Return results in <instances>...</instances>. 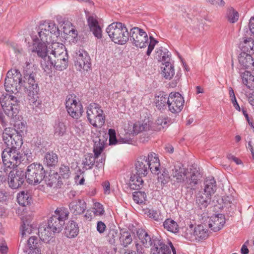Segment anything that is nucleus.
I'll return each instance as SVG.
<instances>
[{
  "instance_id": "ea45409f",
  "label": "nucleus",
  "mask_w": 254,
  "mask_h": 254,
  "mask_svg": "<svg viewBox=\"0 0 254 254\" xmlns=\"http://www.w3.org/2000/svg\"><path fill=\"white\" fill-rule=\"evenodd\" d=\"M54 134L56 136L61 137L64 136L66 131L65 123L60 120L56 121L54 126Z\"/></svg>"
},
{
  "instance_id": "de8ad7c7",
  "label": "nucleus",
  "mask_w": 254,
  "mask_h": 254,
  "mask_svg": "<svg viewBox=\"0 0 254 254\" xmlns=\"http://www.w3.org/2000/svg\"><path fill=\"white\" fill-rule=\"evenodd\" d=\"M96 116L95 119L92 120L90 123L95 127H101L105 123V117L103 115V111H99V114Z\"/></svg>"
},
{
  "instance_id": "3c124183",
  "label": "nucleus",
  "mask_w": 254,
  "mask_h": 254,
  "mask_svg": "<svg viewBox=\"0 0 254 254\" xmlns=\"http://www.w3.org/2000/svg\"><path fill=\"white\" fill-rule=\"evenodd\" d=\"M59 178L68 179L70 175V171L68 166L62 165L59 171Z\"/></svg>"
},
{
  "instance_id": "37998d69",
  "label": "nucleus",
  "mask_w": 254,
  "mask_h": 254,
  "mask_svg": "<svg viewBox=\"0 0 254 254\" xmlns=\"http://www.w3.org/2000/svg\"><path fill=\"white\" fill-rule=\"evenodd\" d=\"M163 227L168 231L173 233H176L179 231L178 224L171 219H167L163 222Z\"/></svg>"
},
{
  "instance_id": "dca6fc26",
  "label": "nucleus",
  "mask_w": 254,
  "mask_h": 254,
  "mask_svg": "<svg viewBox=\"0 0 254 254\" xmlns=\"http://www.w3.org/2000/svg\"><path fill=\"white\" fill-rule=\"evenodd\" d=\"M32 53H36L41 58V65L42 67V62L48 56L49 45L47 43L40 41L38 38L33 39V45L30 48Z\"/></svg>"
},
{
  "instance_id": "e2e57ef3",
  "label": "nucleus",
  "mask_w": 254,
  "mask_h": 254,
  "mask_svg": "<svg viewBox=\"0 0 254 254\" xmlns=\"http://www.w3.org/2000/svg\"><path fill=\"white\" fill-rule=\"evenodd\" d=\"M157 41L155 40L152 37H150V42L146 52V55L147 56H150L152 51L154 48L155 45L157 44Z\"/></svg>"
},
{
  "instance_id": "f03ea898",
  "label": "nucleus",
  "mask_w": 254,
  "mask_h": 254,
  "mask_svg": "<svg viewBox=\"0 0 254 254\" xmlns=\"http://www.w3.org/2000/svg\"><path fill=\"white\" fill-rule=\"evenodd\" d=\"M48 45V56L42 62V68L46 72L50 71L53 67L60 71L65 69L68 58L65 46L59 42H53Z\"/></svg>"
},
{
  "instance_id": "864d4df0",
  "label": "nucleus",
  "mask_w": 254,
  "mask_h": 254,
  "mask_svg": "<svg viewBox=\"0 0 254 254\" xmlns=\"http://www.w3.org/2000/svg\"><path fill=\"white\" fill-rule=\"evenodd\" d=\"M45 24H47V29L49 30V33L51 34L54 35L56 37H58L60 35V30L54 22H50L49 23H45Z\"/></svg>"
},
{
  "instance_id": "20e7f679",
  "label": "nucleus",
  "mask_w": 254,
  "mask_h": 254,
  "mask_svg": "<svg viewBox=\"0 0 254 254\" xmlns=\"http://www.w3.org/2000/svg\"><path fill=\"white\" fill-rule=\"evenodd\" d=\"M19 102L16 97L11 95H2L0 97V105L4 113L7 117L13 120L14 127L20 129L18 131L15 129V130L20 132L21 135V129L25 128V125L21 122L22 117L19 115ZM12 128L15 129V128Z\"/></svg>"
},
{
  "instance_id": "4be33fe9",
  "label": "nucleus",
  "mask_w": 254,
  "mask_h": 254,
  "mask_svg": "<svg viewBox=\"0 0 254 254\" xmlns=\"http://www.w3.org/2000/svg\"><path fill=\"white\" fill-rule=\"evenodd\" d=\"M70 212L74 215L82 214L86 209V203L82 199L71 201L68 205Z\"/></svg>"
},
{
  "instance_id": "5fc2aeb1",
  "label": "nucleus",
  "mask_w": 254,
  "mask_h": 254,
  "mask_svg": "<svg viewBox=\"0 0 254 254\" xmlns=\"http://www.w3.org/2000/svg\"><path fill=\"white\" fill-rule=\"evenodd\" d=\"M9 168L6 166L3 162H0V181L4 182L6 180Z\"/></svg>"
},
{
  "instance_id": "f3484780",
  "label": "nucleus",
  "mask_w": 254,
  "mask_h": 254,
  "mask_svg": "<svg viewBox=\"0 0 254 254\" xmlns=\"http://www.w3.org/2000/svg\"><path fill=\"white\" fill-rule=\"evenodd\" d=\"M35 72L26 70L23 83L25 91L39 89L38 83L35 79Z\"/></svg>"
},
{
  "instance_id": "a878e982",
  "label": "nucleus",
  "mask_w": 254,
  "mask_h": 254,
  "mask_svg": "<svg viewBox=\"0 0 254 254\" xmlns=\"http://www.w3.org/2000/svg\"><path fill=\"white\" fill-rule=\"evenodd\" d=\"M170 246L163 243L161 241H158L151 249L150 254H171Z\"/></svg>"
},
{
  "instance_id": "5701e85b",
  "label": "nucleus",
  "mask_w": 254,
  "mask_h": 254,
  "mask_svg": "<svg viewBox=\"0 0 254 254\" xmlns=\"http://www.w3.org/2000/svg\"><path fill=\"white\" fill-rule=\"evenodd\" d=\"M238 60L242 67L251 70L254 69V60L251 54L241 52L239 55Z\"/></svg>"
},
{
  "instance_id": "9b49d317",
  "label": "nucleus",
  "mask_w": 254,
  "mask_h": 254,
  "mask_svg": "<svg viewBox=\"0 0 254 254\" xmlns=\"http://www.w3.org/2000/svg\"><path fill=\"white\" fill-rule=\"evenodd\" d=\"M65 107L69 115L74 119L80 118L83 113L82 105L74 94L66 97Z\"/></svg>"
},
{
  "instance_id": "c9c22d12",
  "label": "nucleus",
  "mask_w": 254,
  "mask_h": 254,
  "mask_svg": "<svg viewBox=\"0 0 254 254\" xmlns=\"http://www.w3.org/2000/svg\"><path fill=\"white\" fill-rule=\"evenodd\" d=\"M99 111H103L99 105L92 103L87 107L86 113L87 117L89 123L93 119L96 115L99 114Z\"/></svg>"
},
{
  "instance_id": "8fccbe9b",
  "label": "nucleus",
  "mask_w": 254,
  "mask_h": 254,
  "mask_svg": "<svg viewBox=\"0 0 254 254\" xmlns=\"http://www.w3.org/2000/svg\"><path fill=\"white\" fill-rule=\"evenodd\" d=\"M133 200L138 204L143 203L145 200L146 195L144 192L136 191L132 194Z\"/></svg>"
},
{
  "instance_id": "f8f14e48",
  "label": "nucleus",
  "mask_w": 254,
  "mask_h": 254,
  "mask_svg": "<svg viewBox=\"0 0 254 254\" xmlns=\"http://www.w3.org/2000/svg\"><path fill=\"white\" fill-rule=\"evenodd\" d=\"M129 39L132 45L140 48L145 47L149 43L147 33L143 30L137 27L130 29Z\"/></svg>"
},
{
  "instance_id": "412c9836",
  "label": "nucleus",
  "mask_w": 254,
  "mask_h": 254,
  "mask_svg": "<svg viewBox=\"0 0 254 254\" xmlns=\"http://www.w3.org/2000/svg\"><path fill=\"white\" fill-rule=\"evenodd\" d=\"M146 161L148 165L150 166V171L151 173L159 174L160 163L157 154L152 152L148 153L147 156H146Z\"/></svg>"
},
{
  "instance_id": "6ab92c4d",
  "label": "nucleus",
  "mask_w": 254,
  "mask_h": 254,
  "mask_svg": "<svg viewBox=\"0 0 254 254\" xmlns=\"http://www.w3.org/2000/svg\"><path fill=\"white\" fill-rule=\"evenodd\" d=\"M150 167L145 156H140L135 163L136 173L141 176H146L150 170Z\"/></svg>"
},
{
  "instance_id": "a19ab883",
  "label": "nucleus",
  "mask_w": 254,
  "mask_h": 254,
  "mask_svg": "<svg viewBox=\"0 0 254 254\" xmlns=\"http://www.w3.org/2000/svg\"><path fill=\"white\" fill-rule=\"evenodd\" d=\"M78 227L77 224L73 221H71L66 227L65 233L67 237L74 238L78 234Z\"/></svg>"
},
{
  "instance_id": "aec40b11",
  "label": "nucleus",
  "mask_w": 254,
  "mask_h": 254,
  "mask_svg": "<svg viewBox=\"0 0 254 254\" xmlns=\"http://www.w3.org/2000/svg\"><path fill=\"white\" fill-rule=\"evenodd\" d=\"M37 233L41 241L45 243H48L54 237L55 232L48 226L46 223H42L40 225Z\"/></svg>"
},
{
  "instance_id": "603ef678",
  "label": "nucleus",
  "mask_w": 254,
  "mask_h": 254,
  "mask_svg": "<svg viewBox=\"0 0 254 254\" xmlns=\"http://www.w3.org/2000/svg\"><path fill=\"white\" fill-rule=\"evenodd\" d=\"M147 215L149 218L156 221H159L163 219L162 215H161L160 211L157 210L149 209L147 211Z\"/></svg>"
},
{
  "instance_id": "1a4fd4ad",
  "label": "nucleus",
  "mask_w": 254,
  "mask_h": 254,
  "mask_svg": "<svg viewBox=\"0 0 254 254\" xmlns=\"http://www.w3.org/2000/svg\"><path fill=\"white\" fill-rule=\"evenodd\" d=\"M22 83L21 74L16 69L9 70L5 79V90L10 93L16 94L20 89Z\"/></svg>"
},
{
  "instance_id": "39448f33",
  "label": "nucleus",
  "mask_w": 254,
  "mask_h": 254,
  "mask_svg": "<svg viewBox=\"0 0 254 254\" xmlns=\"http://www.w3.org/2000/svg\"><path fill=\"white\" fill-rule=\"evenodd\" d=\"M171 176L177 183H182L188 189H194L201 178L200 174L197 170L190 172L189 175L187 170L181 164L175 165L172 170Z\"/></svg>"
},
{
  "instance_id": "c85d7f7f",
  "label": "nucleus",
  "mask_w": 254,
  "mask_h": 254,
  "mask_svg": "<svg viewBox=\"0 0 254 254\" xmlns=\"http://www.w3.org/2000/svg\"><path fill=\"white\" fill-rule=\"evenodd\" d=\"M137 236L140 243L145 248H149L153 244V240L151 236L143 229H138L136 231Z\"/></svg>"
},
{
  "instance_id": "393cba45",
  "label": "nucleus",
  "mask_w": 254,
  "mask_h": 254,
  "mask_svg": "<svg viewBox=\"0 0 254 254\" xmlns=\"http://www.w3.org/2000/svg\"><path fill=\"white\" fill-rule=\"evenodd\" d=\"M39 89L26 91L27 100L32 108H38L41 105V101L39 97Z\"/></svg>"
},
{
  "instance_id": "7c9ffc66",
  "label": "nucleus",
  "mask_w": 254,
  "mask_h": 254,
  "mask_svg": "<svg viewBox=\"0 0 254 254\" xmlns=\"http://www.w3.org/2000/svg\"><path fill=\"white\" fill-rule=\"evenodd\" d=\"M38 38L40 41L47 43L48 45L50 44L51 36H50L49 30L47 29V24H41L38 28Z\"/></svg>"
},
{
  "instance_id": "0eeeda50",
  "label": "nucleus",
  "mask_w": 254,
  "mask_h": 254,
  "mask_svg": "<svg viewBox=\"0 0 254 254\" xmlns=\"http://www.w3.org/2000/svg\"><path fill=\"white\" fill-rule=\"evenodd\" d=\"M69 214L67 208L58 207L46 223L53 232L55 234L59 233L62 231L65 221L68 218Z\"/></svg>"
},
{
  "instance_id": "2f4dec72",
  "label": "nucleus",
  "mask_w": 254,
  "mask_h": 254,
  "mask_svg": "<svg viewBox=\"0 0 254 254\" xmlns=\"http://www.w3.org/2000/svg\"><path fill=\"white\" fill-rule=\"evenodd\" d=\"M120 243L124 247H127L132 242V235L131 232L122 229L120 231Z\"/></svg>"
},
{
  "instance_id": "72a5a7b5",
  "label": "nucleus",
  "mask_w": 254,
  "mask_h": 254,
  "mask_svg": "<svg viewBox=\"0 0 254 254\" xmlns=\"http://www.w3.org/2000/svg\"><path fill=\"white\" fill-rule=\"evenodd\" d=\"M241 52L248 54L254 53V40L251 38H246L240 44Z\"/></svg>"
},
{
  "instance_id": "cd10ccee",
  "label": "nucleus",
  "mask_w": 254,
  "mask_h": 254,
  "mask_svg": "<svg viewBox=\"0 0 254 254\" xmlns=\"http://www.w3.org/2000/svg\"><path fill=\"white\" fill-rule=\"evenodd\" d=\"M148 120L138 121L129 127L128 133L129 134H137L139 132L146 130L149 128Z\"/></svg>"
},
{
  "instance_id": "680f3d73",
  "label": "nucleus",
  "mask_w": 254,
  "mask_h": 254,
  "mask_svg": "<svg viewBox=\"0 0 254 254\" xmlns=\"http://www.w3.org/2000/svg\"><path fill=\"white\" fill-rule=\"evenodd\" d=\"M87 22L90 29L99 26L96 18L94 16H89Z\"/></svg>"
},
{
  "instance_id": "79ce46f5",
  "label": "nucleus",
  "mask_w": 254,
  "mask_h": 254,
  "mask_svg": "<svg viewBox=\"0 0 254 254\" xmlns=\"http://www.w3.org/2000/svg\"><path fill=\"white\" fill-rule=\"evenodd\" d=\"M37 229L36 226L29 224L27 222H23L22 225V237H27L32 233H37Z\"/></svg>"
},
{
  "instance_id": "338daca9",
  "label": "nucleus",
  "mask_w": 254,
  "mask_h": 254,
  "mask_svg": "<svg viewBox=\"0 0 254 254\" xmlns=\"http://www.w3.org/2000/svg\"><path fill=\"white\" fill-rule=\"evenodd\" d=\"M106 225L104 222H103L102 221L98 222L97 224V230L99 233L102 234L104 233L106 229Z\"/></svg>"
},
{
  "instance_id": "c756f323",
  "label": "nucleus",
  "mask_w": 254,
  "mask_h": 254,
  "mask_svg": "<svg viewBox=\"0 0 254 254\" xmlns=\"http://www.w3.org/2000/svg\"><path fill=\"white\" fill-rule=\"evenodd\" d=\"M204 185V191L205 193L208 195L209 197H211L212 195L216 190L217 187L215 180L212 177H208L206 178Z\"/></svg>"
},
{
  "instance_id": "2eb2a0df",
  "label": "nucleus",
  "mask_w": 254,
  "mask_h": 254,
  "mask_svg": "<svg viewBox=\"0 0 254 254\" xmlns=\"http://www.w3.org/2000/svg\"><path fill=\"white\" fill-rule=\"evenodd\" d=\"M23 171L17 169H11L8 177V184L12 189H17L21 186L25 180Z\"/></svg>"
},
{
  "instance_id": "0e129e2a",
  "label": "nucleus",
  "mask_w": 254,
  "mask_h": 254,
  "mask_svg": "<svg viewBox=\"0 0 254 254\" xmlns=\"http://www.w3.org/2000/svg\"><path fill=\"white\" fill-rule=\"evenodd\" d=\"M95 206L96 208L94 211V214L99 216L103 215L104 213V210L103 205L99 203H95Z\"/></svg>"
},
{
  "instance_id": "bf43d9fd",
  "label": "nucleus",
  "mask_w": 254,
  "mask_h": 254,
  "mask_svg": "<svg viewBox=\"0 0 254 254\" xmlns=\"http://www.w3.org/2000/svg\"><path fill=\"white\" fill-rule=\"evenodd\" d=\"M170 176L168 171L164 170L163 173L158 177L159 181L163 184H166L169 182Z\"/></svg>"
},
{
  "instance_id": "e433bc0d",
  "label": "nucleus",
  "mask_w": 254,
  "mask_h": 254,
  "mask_svg": "<svg viewBox=\"0 0 254 254\" xmlns=\"http://www.w3.org/2000/svg\"><path fill=\"white\" fill-rule=\"evenodd\" d=\"M241 76L244 84L250 89H254V76L250 71L241 73Z\"/></svg>"
},
{
  "instance_id": "6e6d98bb",
  "label": "nucleus",
  "mask_w": 254,
  "mask_h": 254,
  "mask_svg": "<svg viewBox=\"0 0 254 254\" xmlns=\"http://www.w3.org/2000/svg\"><path fill=\"white\" fill-rule=\"evenodd\" d=\"M88 125L80 121H76L75 125V131L79 134L84 133L87 129Z\"/></svg>"
},
{
  "instance_id": "49530a36",
  "label": "nucleus",
  "mask_w": 254,
  "mask_h": 254,
  "mask_svg": "<svg viewBox=\"0 0 254 254\" xmlns=\"http://www.w3.org/2000/svg\"><path fill=\"white\" fill-rule=\"evenodd\" d=\"M170 124V119L168 117H159L155 122V127L157 130L161 129L167 127Z\"/></svg>"
},
{
  "instance_id": "c03bdc74",
  "label": "nucleus",
  "mask_w": 254,
  "mask_h": 254,
  "mask_svg": "<svg viewBox=\"0 0 254 254\" xmlns=\"http://www.w3.org/2000/svg\"><path fill=\"white\" fill-rule=\"evenodd\" d=\"M211 197H209L208 195L206 193L198 194L196 197V203L200 207V209L206 208L210 203Z\"/></svg>"
},
{
  "instance_id": "ddd939ff",
  "label": "nucleus",
  "mask_w": 254,
  "mask_h": 254,
  "mask_svg": "<svg viewBox=\"0 0 254 254\" xmlns=\"http://www.w3.org/2000/svg\"><path fill=\"white\" fill-rule=\"evenodd\" d=\"M74 65L79 71H88L91 66V59L88 53L83 49H80L75 53Z\"/></svg>"
},
{
  "instance_id": "bb28decb",
  "label": "nucleus",
  "mask_w": 254,
  "mask_h": 254,
  "mask_svg": "<svg viewBox=\"0 0 254 254\" xmlns=\"http://www.w3.org/2000/svg\"><path fill=\"white\" fill-rule=\"evenodd\" d=\"M28 246V254H41V244L35 236L30 237L27 241Z\"/></svg>"
},
{
  "instance_id": "58836bf2",
  "label": "nucleus",
  "mask_w": 254,
  "mask_h": 254,
  "mask_svg": "<svg viewBox=\"0 0 254 254\" xmlns=\"http://www.w3.org/2000/svg\"><path fill=\"white\" fill-rule=\"evenodd\" d=\"M155 57L159 61H161L163 63L170 61V54L168 51L162 47L156 49Z\"/></svg>"
},
{
  "instance_id": "4c0bfd02",
  "label": "nucleus",
  "mask_w": 254,
  "mask_h": 254,
  "mask_svg": "<svg viewBox=\"0 0 254 254\" xmlns=\"http://www.w3.org/2000/svg\"><path fill=\"white\" fill-rule=\"evenodd\" d=\"M58 162V155L53 151L47 152L44 157L43 163L48 167L55 166Z\"/></svg>"
},
{
  "instance_id": "f704fd0d",
  "label": "nucleus",
  "mask_w": 254,
  "mask_h": 254,
  "mask_svg": "<svg viewBox=\"0 0 254 254\" xmlns=\"http://www.w3.org/2000/svg\"><path fill=\"white\" fill-rule=\"evenodd\" d=\"M162 75L166 79H171L175 74L174 66L170 63V61L162 63Z\"/></svg>"
},
{
  "instance_id": "4d7b16f0",
  "label": "nucleus",
  "mask_w": 254,
  "mask_h": 254,
  "mask_svg": "<svg viewBox=\"0 0 254 254\" xmlns=\"http://www.w3.org/2000/svg\"><path fill=\"white\" fill-rule=\"evenodd\" d=\"M57 174H52L49 175L45 178V182L47 186L52 187L53 185L57 182Z\"/></svg>"
},
{
  "instance_id": "f257e3e1",
  "label": "nucleus",
  "mask_w": 254,
  "mask_h": 254,
  "mask_svg": "<svg viewBox=\"0 0 254 254\" xmlns=\"http://www.w3.org/2000/svg\"><path fill=\"white\" fill-rule=\"evenodd\" d=\"M2 138L6 145L1 154L2 162L10 170L15 169L21 161V155L17 149L23 143L22 135L15 129L6 127L3 132Z\"/></svg>"
},
{
  "instance_id": "774afa93",
  "label": "nucleus",
  "mask_w": 254,
  "mask_h": 254,
  "mask_svg": "<svg viewBox=\"0 0 254 254\" xmlns=\"http://www.w3.org/2000/svg\"><path fill=\"white\" fill-rule=\"evenodd\" d=\"M102 186L104 189V192L106 194L110 193V184L108 181H105L102 184Z\"/></svg>"
},
{
  "instance_id": "b1692460",
  "label": "nucleus",
  "mask_w": 254,
  "mask_h": 254,
  "mask_svg": "<svg viewBox=\"0 0 254 254\" xmlns=\"http://www.w3.org/2000/svg\"><path fill=\"white\" fill-rule=\"evenodd\" d=\"M169 97L170 94L168 95L162 91L156 93L155 96L154 103L158 110H164L166 108Z\"/></svg>"
},
{
  "instance_id": "69168bd1",
  "label": "nucleus",
  "mask_w": 254,
  "mask_h": 254,
  "mask_svg": "<svg viewBox=\"0 0 254 254\" xmlns=\"http://www.w3.org/2000/svg\"><path fill=\"white\" fill-rule=\"evenodd\" d=\"M93 32L94 35L98 39H100L102 37V30L99 26L90 29Z\"/></svg>"
},
{
  "instance_id": "13d9d810",
  "label": "nucleus",
  "mask_w": 254,
  "mask_h": 254,
  "mask_svg": "<svg viewBox=\"0 0 254 254\" xmlns=\"http://www.w3.org/2000/svg\"><path fill=\"white\" fill-rule=\"evenodd\" d=\"M118 236V232L117 229H111L109 231L107 235V238L109 242L111 244L114 243L115 242L116 239Z\"/></svg>"
},
{
  "instance_id": "9d476101",
  "label": "nucleus",
  "mask_w": 254,
  "mask_h": 254,
  "mask_svg": "<svg viewBox=\"0 0 254 254\" xmlns=\"http://www.w3.org/2000/svg\"><path fill=\"white\" fill-rule=\"evenodd\" d=\"M208 230L203 225L200 224L194 228L191 224L184 233L185 238L191 242H199L206 239L208 237Z\"/></svg>"
},
{
  "instance_id": "a18cd8bd",
  "label": "nucleus",
  "mask_w": 254,
  "mask_h": 254,
  "mask_svg": "<svg viewBox=\"0 0 254 254\" xmlns=\"http://www.w3.org/2000/svg\"><path fill=\"white\" fill-rule=\"evenodd\" d=\"M226 18L230 23L236 22L239 17L238 12L232 7H229L227 9Z\"/></svg>"
},
{
  "instance_id": "473e14b6",
  "label": "nucleus",
  "mask_w": 254,
  "mask_h": 254,
  "mask_svg": "<svg viewBox=\"0 0 254 254\" xmlns=\"http://www.w3.org/2000/svg\"><path fill=\"white\" fill-rule=\"evenodd\" d=\"M143 176L135 174L132 175L130 177L128 185L132 190H139L143 186Z\"/></svg>"
},
{
  "instance_id": "a211bd4d",
  "label": "nucleus",
  "mask_w": 254,
  "mask_h": 254,
  "mask_svg": "<svg viewBox=\"0 0 254 254\" xmlns=\"http://www.w3.org/2000/svg\"><path fill=\"white\" fill-rule=\"evenodd\" d=\"M225 223V218L222 214L211 216L208 221V226L211 230L217 232L221 230Z\"/></svg>"
},
{
  "instance_id": "6e6552de",
  "label": "nucleus",
  "mask_w": 254,
  "mask_h": 254,
  "mask_svg": "<svg viewBox=\"0 0 254 254\" xmlns=\"http://www.w3.org/2000/svg\"><path fill=\"white\" fill-rule=\"evenodd\" d=\"M24 174L27 182L29 184L36 185L43 180L45 171L42 165L32 163L27 167Z\"/></svg>"
},
{
  "instance_id": "7ed1b4c3",
  "label": "nucleus",
  "mask_w": 254,
  "mask_h": 254,
  "mask_svg": "<svg viewBox=\"0 0 254 254\" xmlns=\"http://www.w3.org/2000/svg\"><path fill=\"white\" fill-rule=\"evenodd\" d=\"M106 140L103 137L98 136L94 138V156L91 153L84 155L82 161L83 172L92 169L94 164L98 169L103 170L106 156L104 153H102L105 148Z\"/></svg>"
},
{
  "instance_id": "423d86ee",
  "label": "nucleus",
  "mask_w": 254,
  "mask_h": 254,
  "mask_svg": "<svg viewBox=\"0 0 254 254\" xmlns=\"http://www.w3.org/2000/svg\"><path fill=\"white\" fill-rule=\"evenodd\" d=\"M111 39L115 43L125 44L129 40V32L125 25L121 22H113L106 28Z\"/></svg>"
},
{
  "instance_id": "052dcab7",
  "label": "nucleus",
  "mask_w": 254,
  "mask_h": 254,
  "mask_svg": "<svg viewBox=\"0 0 254 254\" xmlns=\"http://www.w3.org/2000/svg\"><path fill=\"white\" fill-rule=\"evenodd\" d=\"M109 142L111 145H115L117 143V140L116 136V131L113 129H109Z\"/></svg>"
},
{
  "instance_id": "09e8293b",
  "label": "nucleus",
  "mask_w": 254,
  "mask_h": 254,
  "mask_svg": "<svg viewBox=\"0 0 254 254\" xmlns=\"http://www.w3.org/2000/svg\"><path fill=\"white\" fill-rule=\"evenodd\" d=\"M17 200L19 205L26 206L30 203L31 198L28 193L22 191L18 194Z\"/></svg>"
},
{
  "instance_id": "4468645a",
  "label": "nucleus",
  "mask_w": 254,
  "mask_h": 254,
  "mask_svg": "<svg viewBox=\"0 0 254 254\" xmlns=\"http://www.w3.org/2000/svg\"><path fill=\"white\" fill-rule=\"evenodd\" d=\"M184 99L178 92H171L168 99L167 107L168 110L172 113H180L183 109Z\"/></svg>"
}]
</instances>
